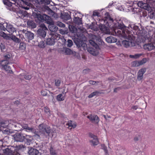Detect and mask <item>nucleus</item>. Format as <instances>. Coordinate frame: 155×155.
Here are the masks:
<instances>
[{"label": "nucleus", "instance_id": "nucleus-4", "mask_svg": "<svg viewBox=\"0 0 155 155\" xmlns=\"http://www.w3.org/2000/svg\"><path fill=\"white\" fill-rule=\"evenodd\" d=\"M121 29L118 30H115V31L117 32L118 35H120V36L124 38H127V35H130V34L131 33V31H128L126 29H124L126 27L123 24H120Z\"/></svg>", "mask_w": 155, "mask_h": 155}, {"label": "nucleus", "instance_id": "nucleus-55", "mask_svg": "<svg viewBox=\"0 0 155 155\" xmlns=\"http://www.w3.org/2000/svg\"><path fill=\"white\" fill-rule=\"evenodd\" d=\"M5 61V62H3V65H6V64H9V62L8 61H7V60H3L1 62H0V64L1 65V64L2 63V62H3V61Z\"/></svg>", "mask_w": 155, "mask_h": 155}, {"label": "nucleus", "instance_id": "nucleus-40", "mask_svg": "<svg viewBox=\"0 0 155 155\" xmlns=\"http://www.w3.org/2000/svg\"><path fill=\"white\" fill-rule=\"evenodd\" d=\"M3 2L5 5L9 7H11L12 5V3L9 2L8 0H4Z\"/></svg>", "mask_w": 155, "mask_h": 155}, {"label": "nucleus", "instance_id": "nucleus-43", "mask_svg": "<svg viewBox=\"0 0 155 155\" xmlns=\"http://www.w3.org/2000/svg\"><path fill=\"white\" fill-rule=\"evenodd\" d=\"M12 38L13 41L16 42L18 43L20 41V39L15 36H12Z\"/></svg>", "mask_w": 155, "mask_h": 155}, {"label": "nucleus", "instance_id": "nucleus-38", "mask_svg": "<svg viewBox=\"0 0 155 155\" xmlns=\"http://www.w3.org/2000/svg\"><path fill=\"white\" fill-rule=\"evenodd\" d=\"M5 61H4L2 62L1 64V66H2V68H3L5 70L7 71L9 70V69L10 68V66L8 65V64H6L3 65V62H5Z\"/></svg>", "mask_w": 155, "mask_h": 155}, {"label": "nucleus", "instance_id": "nucleus-45", "mask_svg": "<svg viewBox=\"0 0 155 155\" xmlns=\"http://www.w3.org/2000/svg\"><path fill=\"white\" fill-rule=\"evenodd\" d=\"M56 25L60 27L64 28L65 27V25L61 22H58Z\"/></svg>", "mask_w": 155, "mask_h": 155}, {"label": "nucleus", "instance_id": "nucleus-59", "mask_svg": "<svg viewBox=\"0 0 155 155\" xmlns=\"http://www.w3.org/2000/svg\"><path fill=\"white\" fill-rule=\"evenodd\" d=\"M99 15V13L98 12H97L96 11H94L93 12V15L94 16H98Z\"/></svg>", "mask_w": 155, "mask_h": 155}, {"label": "nucleus", "instance_id": "nucleus-23", "mask_svg": "<svg viewBox=\"0 0 155 155\" xmlns=\"http://www.w3.org/2000/svg\"><path fill=\"white\" fill-rule=\"evenodd\" d=\"M22 127L24 129L28 130L31 132L34 131V129L32 127H29L27 124H23L22 125Z\"/></svg>", "mask_w": 155, "mask_h": 155}, {"label": "nucleus", "instance_id": "nucleus-28", "mask_svg": "<svg viewBox=\"0 0 155 155\" xmlns=\"http://www.w3.org/2000/svg\"><path fill=\"white\" fill-rule=\"evenodd\" d=\"M27 25L29 27L31 28H34L36 27L35 24L33 21H28L27 22Z\"/></svg>", "mask_w": 155, "mask_h": 155}, {"label": "nucleus", "instance_id": "nucleus-3", "mask_svg": "<svg viewBox=\"0 0 155 155\" xmlns=\"http://www.w3.org/2000/svg\"><path fill=\"white\" fill-rule=\"evenodd\" d=\"M125 38L127 39L128 41L124 40L122 42L123 45L126 48L130 46H134L135 45V38L131 34H130Z\"/></svg>", "mask_w": 155, "mask_h": 155}, {"label": "nucleus", "instance_id": "nucleus-63", "mask_svg": "<svg viewBox=\"0 0 155 155\" xmlns=\"http://www.w3.org/2000/svg\"><path fill=\"white\" fill-rule=\"evenodd\" d=\"M129 57L130 58H135V55H129Z\"/></svg>", "mask_w": 155, "mask_h": 155}, {"label": "nucleus", "instance_id": "nucleus-61", "mask_svg": "<svg viewBox=\"0 0 155 155\" xmlns=\"http://www.w3.org/2000/svg\"><path fill=\"white\" fill-rule=\"evenodd\" d=\"M120 87H117L115 88L114 89V92H117L118 91L120 90Z\"/></svg>", "mask_w": 155, "mask_h": 155}, {"label": "nucleus", "instance_id": "nucleus-50", "mask_svg": "<svg viewBox=\"0 0 155 155\" xmlns=\"http://www.w3.org/2000/svg\"><path fill=\"white\" fill-rule=\"evenodd\" d=\"M50 152L51 155H58L55 151L53 150L52 147H51L50 149Z\"/></svg>", "mask_w": 155, "mask_h": 155}, {"label": "nucleus", "instance_id": "nucleus-10", "mask_svg": "<svg viewBox=\"0 0 155 155\" xmlns=\"http://www.w3.org/2000/svg\"><path fill=\"white\" fill-rule=\"evenodd\" d=\"M14 139L15 141L17 142H23L25 139V136L19 133L14 135Z\"/></svg>", "mask_w": 155, "mask_h": 155}, {"label": "nucleus", "instance_id": "nucleus-7", "mask_svg": "<svg viewBox=\"0 0 155 155\" xmlns=\"http://www.w3.org/2000/svg\"><path fill=\"white\" fill-rule=\"evenodd\" d=\"M37 17L40 18L41 19L45 20L46 22L48 24H52L53 23V21L51 17L45 14H43L42 16L40 15H38Z\"/></svg>", "mask_w": 155, "mask_h": 155}, {"label": "nucleus", "instance_id": "nucleus-25", "mask_svg": "<svg viewBox=\"0 0 155 155\" xmlns=\"http://www.w3.org/2000/svg\"><path fill=\"white\" fill-rule=\"evenodd\" d=\"M69 28L70 31L73 33H74V35H75L77 31V29L74 26L72 25H69Z\"/></svg>", "mask_w": 155, "mask_h": 155}, {"label": "nucleus", "instance_id": "nucleus-30", "mask_svg": "<svg viewBox=\"0 0 155 155\" xmlns=\"http://www.w3.org/2000/svg\"><path fill=\"white\" fill-rule=\"evenodd\" d=\"M0 36L6 39H8L9 38V37L6 33L2 31L0 32Z\"/></svg>", "mask_w": 155, "mask_h": 155}, {"label": "nucleus", "instance_id": "nucleus-2", "mask_svg": "<svg viewBox=\"0 0 155 155\" xmlns=\"http://www.w3.org/2000/svg\"><path fill=\"white\" fill-rule=\"evenodd\" d=\"M150 36L149 34H145L144 35H142L141 37V41L144 42L146 41H150L151 43H149L144 44L143 46L144 49L148 51H150L155 48V46L153 43L154 41H153V39L150 38Z\"/></svg>", "mask_w": 155, "mask_h": 155}, {"label": "nucleus", "instance_id": "nucleus-16", "mask_svg": "<svg viewBox=\"0 0 155 155\" xmlns=\"http://www.w3.org/2000/svg\"><path fill=\"white\" fill-rule=\"evenodd\" d=\"M8 121H5L4 122H1L0 123V129L2 130H4L5 131H8L7 129H5V128L8 125Z\"/></svg>", "mask_w": 155, "mask_h": 155}, {"label": "nucleus", "instance_id": "nucleus-36", "mask_svg": "<svg viewBox=\"0 0 155 155\" xmlns=\"http://www.w3.org/2000/svg\"><path fill=\"white\" fill-rule=\"evenodd\" d=\"M146 3H143V6L142 7V8L147 10H149V5L147 4V3H148L147 2H146Z\"/></svg>", "mask_w": 155, "mask_h": 155}, {"label": "nucleus", "instance_id": "nucleus-20", "mask_svg": "<svg viewBox=\"0 0 155 155\" xmlns=\"http://www.w3.org/2000/svg\"><path fill=\"white\" fill-rule=\"evenodd\" d=\"M61 18L64 21L69 20L71 19L70 15L68 13H64L61 16Z\"/></svg>", "mask_w": 155, "mask_h": 155}, {"label": "nucleus", "instance_id": "nucleus-58", "mask_svg": "<svg viewBox=\"0 0 155 155\" xmlns=\"http://www.w3.org/2000/svg\"><path fill=\"white\" fill-rule=\"evenodd\" d=\"M24 78L27 80H30L31 78V76L29 75H25Z\"/></svg>", "mask_w": 155, "mask_h": 155}, {"label": "nucleus", "instance_id": "nucleus-46", "mask_svg": "<svg viewBox=\"0 0 155 155\" xmlns=\"http://www.w3.org/2000/svg\"><path fill=\"white\" fill-rule=\"evenodd\" d=\"M67 46L69 47H71L73 45V42L71 40H68L67 41Z\"/></svg>", "mask_w": 155, "mask_h": 155}, {"label": "nucleus", "instance_id": "nucleus-39", "mask_svg": "<svg viewBox=\"0 0 155 155\" xmlns=\"http://www.w3.org/2000/svg\"><path fill=\"white\" fill-rule=\"evenodd\" d=\"M25 136V139L28 142H30L31 141L32 138L31 136L27 135H26Z\"/></svg>", "mask_w": 155, "mask_h": 155}, {"label": "nucleus", "instance_id": "nucleus-13", "mask_svg": "<svg viewBox=\"0 0 155 155\" xmlns=\"http://www.w3.org/2000/svg\"><path fill=\"white\" fill-rule=\"evenodd\" d=\"M28 153L29 155H38L39 154L41 155V153H40L37 149L31 147H29Z\"/></svg>", "mask_w": 155, "mask_h": 155}, {"label": "nucleus", "instance_id": "nucleus-47", "mask_svg": "<svg viewBox=\"0 0 155 155\" xmlns=\"http://www.w3.org/2000/svg\"><path fill=\"white\" fill-rule=\"evenodd\" d=\"M76 35H77V36L78 38H81V37H84V35L82 33L79 32H77L76 33Z\"/></svg>", "mask_w": 155, "mask_h": 155}, {"label": "nucleus", "instance_id": "nucleus-44", "mask_svg": "<svg viewBox=\"0 0 155 155\" xmlns=\"http://www.w3.org/2000/svg\"><path fill=\"white\" fill-rule=\"evenodd\" d=\"M148 59L147 58H144L142 60L140 61V64L143 65L146 63Z\"/></svg>", "mask_w": 155, "mask_h": 155}, {"label": "nucleus", "instance_id": "nucleus-34", "mask_svg": "<svg viewBox=\"0 0 155 155\" xmlns=\"http://www.w3.org/2000/svg\"><path fill=\"white\" fill-rule=\"evenodd\" d=\"M50 127H45V134H44V136L46 134V133L47 134V135H49L50 132Z\"/></svg>", "mask_w": 155, "mask_h": 155}, {"label": "nucleus", "instance_id": "nucleus-6", "mask_svg": "<svg viewBox=\"0 0 155 155\" xmlns=\"http://www.w3.org/2000/svg\"><path fill=\"white\" fill-rule=\"evenodd\" d=\"M60 38L59 35L57 34H53L51 37L46 40L47 44L50 45H54L55 43Z\"/></svg>", "mask_w": 155, "mask_h": 155}, {"label": "nucleus", "instance_id": "nucleus-60", "mask_svg": "<svg viewBox=\"0 0 155 155\" xmlns=\"http://www.w3.org/2000/svg\"><path fill=\"white\" fill-rule=\"evenodd\" d=\"M134 55H135V58H138L140 56H141L142 55V54H135Z\"/></svg>", "mask_w": 155, "mask_h": 155}, {"label": "nucleus", "instance_id": "nucleus-54", "mask_svg": "<svg viewBox=\"0 0 155 155\" xmlns=\"http://www.w3.org/2000/svg\"><path fill=\"white\" fill-rule=\"evenodd\" d=\"M10 55L8 54H6L4 56L5 58L6 59L5 60L7 61L10 58Z\"/></svg>", "mask_w": 155, "mask_h": 155}, {"label": "nucleus", "instance_id": "nucleus-48", "mask_svg": "<svg viewBox=\"0 0 155 155\" xmlns=\"http://www.w3.org/2000/svg\"><path fill=\"white\" fill-rule=\"evenodd\" d=\"M99 28L100 30L102 31H104L105 29V26L103 25H100L99 26Z\"/></svg>", "mask_w": 155, "mask_h": 155}, {"label": "nucleus", "instance_id": "nucleus-1", "mask_svg": "<svg viewBox=\"0 0 155 155\" xmlns=\"http://www.w3.org/2000/svg\"><path fill=\"white\" fill-rule=\"evenodd\" d=\"M91 39L89 41L90 44L95 48H87V51L93 56H96L99 54V47L97 44V43L99 45H103L104 42L100 37L92 35L91 36Z\"/></svg>", "mask_w": 155, "mask_h": 155}, {"label": "nucleus", "instance_id": "nucleus-32", "mask_svg": "<svg viewBox=\"0 0 155 155\" xmlns=\"http://www.w3.org/2000/svg\"><path fill=\"white\" fill-rule=\"evenodd\" d=\"M132 66L133 67H138L140 65V61H134L132 62Z\"/></svg>", "mask_w": 155, "mask_h": 155}, {"label": "nucleus", "instance_id": "nucleus-24", "mask_svg": "<svg viewBox=\"0 0 155 155\" xmlns=\"http://www.w3.org/2000/svg\"><path fill=\"white\" fill-rule=\"evenodd\" d=\"M63 52L66 55H71L73 54V52L71 50L67 48L64 49Z\"/></svg>", "mask_w": 155, "mask_h": 155}, {"label": "nucleus", "instance_id": "nucleus-33", "mask_svg": "<svg viewBox=\"0 0 155 155\" xmlns=\"http://www.w3.org/2000/svg\"><path fill=\"white\" fill-rule=\"evenodd\" d=\"M26 44L24 42H21L19 45V48L20 50H24L26 48Z\"/></svg>", "mask_w": 155, "mask_h": 155}, {"label": "nucleus", "instance_id": "nucleus-51", "mask_svg": "<svg viewBox=\"0 0 155 155\" xmlns=\"http://www.w3.org/2000/svg\"><path fill=\"white\" fill-rule=\"evenodd\" d=\"M44 110L45 112L48 113V114L50 116V110L47 107H45Z\"/></svg>", "mask_w": 155, "mask_h": 155}, {"label": "nucleus", "instance_id": "nucleus-21", "mask_svg": "<svg viewBox=\"0 0 155 155\" xmlns=\"http://www.w3.org/2000/svg\"><path fill=\"white\" fill-rule=\"evenodd\" d=\"M49 25L48 26L49 28L50 31H51L55 32L57 31L58 29V27L54 25V22L53 21V23L52 24H49Z\"/></svg>", "mask_w": 155, "mask_h": 155}, {"label": "nucleus", "instance_id": "nucleus-26", "mask_svg": "<svg viewBox=\"0 0 155 155\" xmlns=\"http://www.w3.org/2000/svg\"><path fill=\"white\" fill-rule=\"evenodd\" d=\"M2 21H3V19L1 18H0V29L5 31V27L6 25H5V23H3L1 22Z\"/></svg>", "mask_w": 155, "mask_h": 155}, {"label": "nucleus", "instance_id": "nucleus-35", "mask_svg": "<svg viewBox=\"0 0 155 155\" xmlns=\"http://www.w3.org/2000/svg\"><path fill=\"white\" fill-rule=\"evenodd\" d=\"M75 43L76 45L78 47H85V46L86 45V44L82 42H81V43H80L79 42H75Z\"/></svg>", "mask_w": 155, "mask_h": 155}, {"label": "nucleus", "instance_id": "nucleus-27", "mask_svg": "<svg viewBox=\"0 0 155 155\" xmlns=\"http://www.w3.org/2000/svg\"><path fill=\"white\" fill-rule=\"evenodd\" d=\"M65 96L64 94H60L58 95L57 97V99L58 101H61L64 100Z\"/></svg>", "mask_w": 155, "mask_h": 155}, {"label": "nucleus", "instance_id": "nucleus-42", "mask_svg": "<svg viewBox=\"0 0 155 155\" xmlns=\"http://www.w3.org/2000/svg\"><path fill=\"white\" fill-rule=\"evenodd\" d=\"M38 46L41 48H44L45 47V44L44 41H41L38 43Z\"/></svg>", "mask_w": 155, "mask_h": 155}, {"label": "nucleus", "instance_id": "nucleus-9", "mask_svg": "<svg viewBox=\"0 0 155 155\" xmlns=\"http://www.w3.org/2000/svg\"><path fill=\"white\" fill-rule=\"evenodd\" d=\"M87 117L92 122L98 123L99 121V118L97 115L90 114L87 116Z\"/></svg>", "mask_w": 155, "mask_h": 155}, {"label": "nucleus", "instance_id": "nucleus-56", "mask_svg": "<svg viewBox=\"0 0 155 155\" xmlns=\"http://www.w3.org/2000/svg\"><path fill=\"white\" fill-rule=\"evenodd\" d=\"M89 83L90 84L95 85L96 83H98L99 82L98 81H89Z\"/></svg>", "mask_w": 155, "mask_h": 155}, {"label": "nucleus", "instance_id": "nucleus-49", "mask_svg": "<svg viewBox=\"0 0 155 155\" xmlns=\"http://www.w3.org/2000/svg\"><path fill=\"white\" fill-rule=\"evenodd\" d=\"M41 95L44 96L47 95L48 94L47 90H41Z\"/></svg>", "mask_w": 155, "mask_h": 155}, {"label": "nucleus", "instance_id": "nucleus-12", "mask_svg": "<svg viewBox=\"0 0 155 155\" xmlns=\"http://www.w3.org/2000/svg\"><path fill=\"white\" fill-rule=\"evenodd\" d=\"M5 25H6L5 30H7L9 33L12 34L15 31V28L12 25L7 23H5Z\"/></svg>", "mask_w": 155, "mask_h": 155}, {"label": "nucleus", "instance_id": "nucleus-18", "mask_svg": "<svg viewBox=\"0 0 155 155\" xmlns=\"http://www.w3.org/2000/svg\"><path fill=\"white\" fill-rule=\"evenodd\" d=\"M32 132L34 133L35 134L34 136L35 137L38 139H39L41 137L44 136L43 134L40 131H36L34 130V131Z\"/></svg>", "mask_w": 155, "mask_h": 155}, {"label": "nucleus", "instance_id": "nucleus-29", "mask_svg": "<svg viewBox=\"0 0 155 155\" xmlns=\"http://www.w3.org/2000/svg\"><path fill=\"white\" fill-rule=\"evenodd\" d=\"M45 126L43 124H40L39 126V131L42 133L45 134Z\"/></svg>", "mask_w": 155, "mask_h": 155}, {"label": "nucleus", "instance_id": "nucleus-64", "mask_svg": "<svg viewBox=\"0 0 155 155\" xmlns=\"http://www.w3.org/2000/svg\"><path fill=\"white\" fill-rule=\"evenodd\" d=\"M1 48L2 50L5 49V46L4 45H2V46H1Z\"/></svg>", "mask_w": 155, "mask_h": 155}, {"label": "nucleus", "instance_id": "nucleus-37", "mask_svg": "<svg viewBox=\"0 0 155 155\" xmlns=\"http://www.w3.org/2000/svg\"><path fill=\"white\" fill-rule=\"evenodd\" d=\"M99 93V92L97 91L94 92L89 95L88 96V97L89 98H92L94 96L98 95Z\"/></svg>", "mask_w": 155, "mask_h": 155}, {"label": "nucleus", "instance_id": "nucleus-17", "mask_svg": "<svg viewBox=\"0 0 155 155\" xmlns=\"http://www.w3.org/2000/svg\"><path fill=\"white\" fill-rule=\"evenodd\" d=\"M104 17L105 19L104 21L105 23H108L109 22H112L113 21V19L110 17L109 14L107 12L105 14Z\"/></svg>", "mask_w": 155, "mask_h": 155}, {"label": "nucleus", "instance_id": "nucleus-22", "mask_svg": "<svg viewBox=\"0 0 155 155\" xmlns=\"http://www.w3.org/2000/svg\"><path fill=\"white\" fill-rule=\"evenodd\" d=\"M81 18L78 17H74L73 21L74 22L78 25H81L82 24Z\"/></svg>", "mask_w": 155, "mask_h": 155}, {"label": "nucleus", "instance_id": "nucleus-15", "mask_svg": "<svg viewBox=\"0 0 155 155\" xmlns=\"http://www.w3.org/2000/svg\"><path fill=\"white\" fill-rule=\"evenodd\" d=\"M146 69L145 68H142L137 73V78L138 80H141L143 78V74L145 72Z\"/></svg>", "mask_w": 155, "mask_h": 155}, {"label": "nucleus", "instance_id": "nucleus-62", "mask_svg": "<svg viewBox=\"0 0 155 155\" xmlns=\"http://www.w3.org/2000/svg\"><path fill=\"white\" fill-rule=\"evenodd\" d=\"M131 108L134 110H136L138 108V107L137 106H133Z\"/></svg>", "mask_w": 155, "mask_h": 155}, {"label": "nucleus", "instance_id": "nucleus-31", "mask_svg": "<svg viewBox=\"0 0 155 155\" xmlns=\"http://www.w3.org/2000/svg\"><path fill=\"white\" fill-rule=\"evenodd\" d=\"M69 127H71L73 128H75L76 126V124L72 122L71 121H69L68 123L67 124Z\"/></svg>", "mask_w": 155, "mask_h": 155}, {"label": "nucleus", "instance_id": "nucleus-57", "mask_svg": "<svg viewBox=\"0 0 155 155\" xmlns=\"http://www.w3.org/2000/svg\"><path fill=\"white\" fill-rule=\"evenodd\" d=\"M143 3V2L142 1H139L137 3V5L139 7L142 8Z\"/></svg>", "mask_w": 155, "mask_h": 155}, {"label": "nucleus", "instance_id": "nucleus-8", "mask_svg": "<svg viewBox=\"0 0 155 155\" xmlns=\"http://www.w3.org/2000/svg\"><path fill=\"white\" fill-rule=\"evenodd\" d=\"M21 7L26 10H28L30 7L31 4L29 2V0H21Z\"/></svg>", "mask_w": 155, "mask_h": 155}, {"label": "nucleus", "instance_id": "nucleus-19", "mask_svg": "<svg viewBox=\"0 0 155 155\" xmlns=\"http://www.w3.org/2000/svg\"><path fill=\"white\" fill-rule=\"evenodd\" d=\"M106 41L108 43H112L117 41V39L115 38L110 36L107 38H106Z\"/></svg>", "mask_w": 155, "mask_h": 155}, {"label": "nucleus", "instance_id": "nucleus-52", "mask_svg": "<svg viewBox=\"0 0 155 155\" xmlns=\"http://www.w3.org/2000/svg\"><path fill=\"white\" fill-rule=\"evenodd\" d=\"M61 83V81L59 80H56L55 81V85L57 86H59Z\"/></svg>", "mask_w": 155, "mask_h": 155}, {"label": "nucleus", "instance_id": "nucleus-5", "mask_svg": "<svg viewBox=\"0 0 155 155\" xmlns=\"http://www.w3.org/2000/svg\"><path fill=\"white\" fill-rule=\"evenodd\" d=\"M40 28L37 31V34L40 38H45L46 35L48 28L44 24H41L39 26Z\"/></svg>", "mask_w": 155, "mask_h": 155}, {"label": "nucleus", "instance_id": "nucleus-53", "mask_svg": "<svg viewBox=\"0 0 155 155\" xmlns=\"http://www.w3.org/2000/svg\"><path fill=\"white\" fill-rule=\"evenodd\" d=\"M10 151V150L8 148H6L5 149L3 150L4 153L7 154H9Z\"/></svg>", "mask_w": 155, "mask_h": 155}, {"label": "nucleus", "instance_id": "nucleus-41", "mask_svg": "<svg viewBox=\"0 0 155 155\" xmlns=\"http://www.w3.org/2000/svg\"><path fill=\"white\" fill-rule=\"evenodd\" d=\"M101 149H103L105 152V155H107L108 152L107 147L104 144H101Z\"/></svg>", "mask_w": 155, "mask_h": 155}, {"label": "nucleus", "instance_id": "nucleus-11", "mask_svg": "<svg viewBox=\"0 0 155 155\" xmlns=\"http://www.w3.org/2000/svg\"><path fill=\"white\" fill-rule=\"evenodd\" d=\"M22 32L25 34L26 38L28 40H31L34 38V34L31 32L23 30Z\"/></svg>", "mask_w": 155, "mask_h": 155}, {"label": "nucleus", "instance_id": "nucleus-14", "mask_svg": "<svg viewBox=\"0 0 155 155\" xmlns=\"http://www.w3.org/2000/svg\"><path fill=\"white\" fill-rule=\"evenodd\" d=\"M90 136L92 139L90 140V142L94 146L97 145L98 144V141L97 137L93 134H90Z\"/></svg>", "mask_w": 155, "mask_h": 155}]
</instances>
